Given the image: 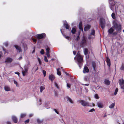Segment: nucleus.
I'll return each instance as SVG.
<instances>
[{
    "label": "nucleus",
    "mask_w": 124,
    "mask_h": 124,
    "mask_svg": "<svg viewBox=\"0 0 124 124\" xmlns=\"http://www.w3.org/2000/svg\"><path fill=\"white\" fill-rule=\"evenodd\" d=\"M76 56L77 57L78 61L77 64L79 66L80 68L82 64V63L83 61V56L77 53Z\"/></svg>",
    "instance_id": "nucleus-1"
},
{
    "label": "nucleus",
    "mask_w": 124,
    "mask_h": 124,
    "mask_svg": "<svg viewBox=\"0 0 124 124\" xmlns=\"http://www.w3.org/2000/svg\"><path fill=\"white\" fill-rule=\"evenodd\" d=\"M100 24L102 29L104 28L105 25V22L104 19L103 18H100Z\"/></svg>",
    "instance_id": "nucleus-2"
},
{
    "label": "nucleus",
    "mask_w": 124,
    "mask_h": 124,
    "mask_svg": "<svg viewBox=\"0 0 124 124\" xmlns=\"http://www.w3.org/2000/svg\"><path fill=\"white\" fill-rule=\"evenodd\" d=\"M109 3L110 4V7L111 10L113 11L115 8V7L114 5V4L113 2V0H109Z\"/></svg>",
    "instance_id": "nucleus-3"
},
{
    "label": "nucleus",
    "mask_w": 124,
    "mask_h": 124,
    "mask_svg": "<svg viewBox=\"0 0 124 124\" xmlns=\"http://www.w3.org/2000/svg\"><path fill=\"white\" fill-rule=\"evenodd\" d=\"M121 88L124 89V80L122 79L119 80L118 82Z\"/></svg>",
    "instance_id": "nucleus-4"
},
{
    "label": "nucleus",
    "mask_w": 124,
    "mask_h": 124,
    "mask_svg": "<svg viewBox=\"0 0 124 124\" xmlns=\"http://www.w3.org/2000/svg\"><path fill=\"white\" fill-rule=\"evenodd\" d=\"M86 41L85 37H83L80 43L81 46L82 47H84L86 45Z\"/></svg>",
    "instance_id": "nucleus-5"
},
{
    "label": "nucleus",
    "mask_w": 124,
    "mask_h": 124,
    "mask_svg": "<svg viewBox=\"0 0 124 124\" xmlns=\"http://www.w3.org/2000/svg\"><path fill=\"white\" fill-rule=\"evenodd\" d=\"M46 34L45 33L37 35V37L38 39H40L44 38L45 37Z\"/></svg>",
    "instance_id": "nucleus-6"
},
{
    "label": "nucleus",
    "mask_w": 124,
    "mask_h": 124,
    "mask_svg": "<svg viewBox=\"0 0 124 124\" xmlns=\"http://www.w3.org/2000/svg\"><path fill=\"white\" fill-rule=\"evenodd\" d=\"M80 102L81 105L83 106H89V103L85 101L84 100H81L80 101Z\"/></svg>",
    "instance_id": "nucleus-7"
},
{
    "label": "nucleus",
    "mask_w": 124,
    "mask_h": 124,
    "mask_svg": "<svg viewBox=\"0 0 124 124\" xmlns=\"http://www.w3.org/2000/svg\"><path fill=\"white\" fill-rule=\"evenodd\" d=\"M114 27L118 31H119L121 29V26L120 25L118 24L117 23H115L114 25Z\"/></svg>",
    "instance_id": "nucleus-8"
},
{
    "label": "nucleus",
    "mask_w": 124,
    "mask_h": 124,
    "mask_svg": "<svg viewBox=\"0 0 124 124\" xmlns=\"http://www.w3.org/2000/svg\"><path fill=\"white\" fill-rule=\"evenodd\" d=\"M97 104L98 107L99 108H102L103 106V105L102 102L101 101L98 102Z\"/></svg>",
    "instance_id": "nucleus-9"
},
{
    "label": "nucleus",
    "mask_w": 124,
    "mask_h": 124,
    "mask_svg": "<svg viewBox=\"0 0 124 124\" xmlns=\"http://www.w3.org/2000/svg\"><path fill=\"white\" fill-rule=\"evenodd\" d=\"M6 60L5 61V62L6 63H10L11 62L13 61L12 59L9 57L6 58Z\"/></svg>",
    "instance_id": "nucleus-10"
},
{
    "label": "nucleus",
    "mask_w": 124,
    "mask_h": 124,
    "mask_svg": "<svg viewBox=\"0 0 124 124\" xmlns=\"http://www.w3.org/2000/svg\"><path fill=\"white\" fill-rule=\"evenodd\" d=\"M64 26L66 29H69V28H70V26L67 23L66 21H64Z\"/></svg>",
    "instance_id": "nucleus-11"
},
{
    "label": "nucleus",
    "mask_w": 124,
    "mask_h": 124,
    "mask_svg": "<svg viewBox=\"0 0 124 124\" xmlns=\"http://www.w3.org/2000/svg\"><path fill=\"white\" fill-rule=\"evenodd\" d=\"M91 26L90 25H86L84 29L85 31H87L90 28Z\"/></svg>",
    "instance_id": "nucleus-12"
},
{
    "label": "nucleus",
    "mask_w": 124,
    "mask_h": 124,
    "mask_svg": "<svg viewBox=\"0 0 124 124\" xmlns=\"http://www.w3.org/2000/svg\"><path fill=\"white\" fill-rule=\"evenodd\" d=\"M89 70L87 67L85 66L83 70V72L84 73H85L88 72H89Z\"/></svg>",
    "instance_id": "nucleus-13"
},
{
    "label": "nucleus",
    "mask_w": 124,
    "mask_h": 124,
    "mask_svg": "<svg viewBox=\"0 0 124 124\" xmlns=\"http://www.w3.org/2000/svg\"><path fill=\"white\" fill-rule=\"evenodd\" d=\"M14 46L17 50L19 52H22V50L20 47L17 45H15Z\"/></svg>",
    "instance_id": "nucleus-14"
},
{
    "label": "nucleus",
    "mask_w": 124,
    "mask_h": 124,
    "mask_svg": "<svg viewBox=\"0 0 124 124\" xmlns=\"http://www.w3.org/2000/svg\"><path fill=\"white\" fill-rule=\"evenodd\" d=\"M12 120L13 122L15 123H16L17 122V119L16 117L15 116H13L12 117Z\"/></svg>",
    "instance_id": "nucleus-15"
},
{
    "label": "nucleus",
    "mask_w": 124,
    "mask_h": 124,
    "mask_svg": "<svg viewBox=\"0 0 124 124\" xmlns=\"http://www.w3.org/2000/svg\"><path fill=\"white\" fill-rule=\"evenodd\" d=\"M106 62L107 63L108 65L110 67V59L108 57L106 58Z\"/></svg>",
    "instance_id": "nucleus-16"
},
{
    "label": "nucleus",
    "mask_w": 124,
    "mask_h": 124,
    "mask_svg": "<svg viewBox=\"0 0 124 124\" xmlns=\"http://www.w3.org/2000/svg\"><path fill=\"white\" fill-rule=\"evenodd\" d=\"M76 28L77 27H74L72 28V30L71 31V32L72 34H73L75 33L76 32Z\"/></svg>",
    "instance_id": "nucleus-17"
},
{
    "label": "nucleus",
    "mask_w": 124,
    "mask_h": 124,
    "mask_svg": "<svg viewBox=\"0 0 124 124\" xmlns=\"http://www.w3.org/2000/svg\"><path fill=\"white\" fill-rule=\"evenodd\" d=\"M66 98L68 101H69L71 103H73V101L68 96H67Z\"/></svg>",
    "instance_id": "nucleus-18"
},
{
    "label": "nucleus",
    "mask_w": 124,
    "mask_h": 124,
    "mask_svg": "<svg viewBox=\"0 0 124 124\" xmlns=\"http://www.w3.org/2000/svg\"><path fill=\"white\" fill-rule=\"evenodd\" d=\"M37 104L38 105H40L42 103L41 100L40 98H38L37 99Z\"/></svg>",
    "instance_id": "nucleus-19"
},
{
    "label": "nucleus",
    "mask_w": 124,
    "mask_h": 124,
    "mask_svg": "<svg viewBox=\"0 0 124 124\" xmlns=\"http://www.w3.org/2000/svg\"><path fill=\"white\" fill-rule=\"evenodd\" d=\"M95 38V35H92L89 34L88 36V38L89 39H93Z\"/></svg>",
    "instance_id": "nucleus-20"
},
{
    "label": "nucleus",
    "mask_w": 124,
    "mask_h": 124,
    "mask_svg": "<svg viewBox=\"0 0 124 124\" xmlns=\"http://www.w3.org/2000/svg\"><path fill=\"white\" fill-rule=\"evenodd\" d=\"M49 79L51 80V81H52L54 79L55 77L53 75H51L49 76Z\"/></svg>",
    "instance_id": "nucleus-21"
},
{
    "label": "nucleus",
    "mask_w": 124,
    "mask_h": 124,
    "mask_svg": "<svg viewBox=\"0 0 124 124\" xmlns=\"http://www.w3.org/2000/svg\"><path fill=\"white\" fill-rule=\"evenodd\" d=\"M88 49L86 48H85L84 50V52L85 54L87 55L88 53Z\"/></svg>",
    "instance_id": "nucleus-22"
},
{
    "label": "nucleus",
    "mask_w": 124,
    "mask_h": 124,
    "mask_svg": "<svg viewBox=\"0 0 124 124\" xmlns=\"http://www.w3.org/2000/svg\"><path fill=\"white\" fill-rule=\"evenodd\" d=\"M79 28L80 30L82 31H83V29L82 27V23L81 22H80L79 23Z\"/></svg>",
    "instance_id": "nucleus-23"
},
{
    "label": "nucleus",
    "mask_w": 124,
    "mask_h": 124,
    "mask_svg": "<svg viewBox=\"0 0 124 124\" xmlns=\"http://www.w3.org/2000/svg\"><path fill=\"white\" fill-rule=\"evenodd\" d=\"M115 105V103H112L109 105V107L110 108H113Z\"/></svg>",
    "instance_id": "nucleus-24"
},
{
    "label": "nucleus",
    "mask_w": 124,
    "mask_h": 124,
    "mask_svg": "<svg viewBox=\"0 0 124 124\" xmlns=\"http://www.w3.org/2000/svg\"><path fill=\"white\" fill-rule=\"evenodd\" d=\"M104 83L106 85H109L110 84V82L107 79H106L105 80Z\"/></svg>",
    "instance_id": "nucleus-25"
},
{
    "label": "nucleus",
    "mask_w": 124,
    "mask_h": 124,
    "mask_svg": "<svg viewBox=\"0 0 124 124\" xmlns=\"http://www.w3.org/2000/svg\"><path fill=\"white\" fill-rule=\"evenodd\" d=\"M5 90L6 91H10V88L8 86H5L4 87Z\"/></svg>",
    "instance_id": "nucleus-26"
},
{
    "label": "nucleus",
    "mask_w": 124,
    "mask_h": 124,
    "mask_svg": "<svg viewBox=\"0 0 124 124\" xmlns=\"http://www.w3.org/2000/svg\"><path fill=\"white\" fill-rule=\"evenodd\" d=\"M95 31L94 30L92 29L91 30V31L90 33V35H95Z\"/></svg>",
    "instance_id": "nucleus-27"
},
{
    "label": "nucleus",
    "mask_w": 124,
    "mask_h": 124,
    "mask_svg": "<svg viewBox=\"0 0 124 124\" xmlns=\"http://www.w3.org/2000/svg\"><path fill=\"white\" fill-rule=\"evenodd\" d=\"M120 69L121 70H124V63L122 64L120 68Z\"/></svg>",
    "instance_id": "nucleus-28"
},
{
    "label": "nucleus",
    "mask_w": 124,
    "mask_h": 124,
    "mask_svg": "<svg viewBox=\"0 0 124 124\" xmlns=\"http://www.w3.org/2000/svg\"><path fill=\"white\" fill-rule=\"evenodd\" d=\"M114 31V30L112 28H110L108 31V32L109 33L111 34Z\"/></svg>",
    "instance_id": "nucleus-29"
},
{
    "label": "nucleus",
    "mask_w": 124,
    "mask_h": 124,
    "mask_svg": "<svg viewBox=\"0 0 124 124\" xmlns=\"http://www.w3.org/2000/svg\"><path fill=\"white\" fill-rule=\"evenodd\" d=\"M92 65L94 70H95V69L96 66L95 63L94 62H93Z\"/></svg>",
    "instance_id": "nucleus-30"
},
{
    "label": "nucleus",
    "mask_w": 124,
    "mask_h": 124,
    "mask_svg": "<svg viewBox=\"0 0 124 124\" xmlns=\"http://www.w3.org/2000/svg\"><path fill=\"white\" fill-rule=\"evenodd\" d=\"M59 68L57 69V73L58 75L60 76L61 74L60 71H59Z\"/></svg>",
    "instance_id": "nucleus-31"
},
{
    "label": "nucleus",
    "mask_w": 124,
    "mask_h": 124,
    "mask_svg": "<svg viewBox=\"0 0 124 124\" xmlns=\"http://www.w3.org/2000/svg\"><path fill=\"white\" fill-rule=\"evenodd\" d=\"M26 116L25 114H22L21 115V117L22 118L25 117Z\"/></svg>",
    "instance_id": "nucleus-32"
},
{
    "label": "nucleus",
    "mask_w": 124,
    "mask_h": 124,
    "mask_svg": "<svg viewBox=\"0 0 124 124\" xmlns=\"http://www.w3.org/2000/svg\"><path fill=\"white\" fill-rule=\"evenodd\" d=\"M45 89V87L43 86H41L40 87V92H42L43 90Z\"/></svg>",
    "instance_id": "nucleus-33"
},
{
    "label": "nucleus",
    "mask_w": 124,
    "mask_h": 124,
    "mask_svg": "<svg viewBox=\"0 0 124 124\" xmlns=\"http://www.w3.org/2000/svg\"><path fill=\"white\" fill-rule=\"evenodd\" d=\"M111 16L113 19H115V15L114 13H112L111 15Z\"/></svg>",
    "instance_id": "nucleus-34"
},
{
    "label": "nucleus",
    "mask_w": 124,
    "mask_h": 124,
    "mask_svg": "<svg viewBox=\"0 0 124 124\" xmlns=\"http://www.w3.org/2000/svg\"><path fill=\"white\" fill-rule=\"evenodd\" d=\"M118 91V88H116L115 91L114 93V94L115 95H116V94L117 93Z\"/></svg>",
    "instance_id": "nucleus-35"
},
{
    "label": "nucleus",
    "mask_w": 124,
    "mask_h": 124,
    "mask_svg": "<svg viewBox=\"0 0 124 124\" xmlns=\"http://www.w3.org/2000/svg\"><path fill=\"white\" fill-rule=\"evenodd\" d=\"M38 60L39 62V64L40 65H41V61L39 57H38Z\"/></svg>",
    "instance_id": "nucleus-36"
},
{
    "label": "nucleus",
    "mask_w": 124,
    "mask_h": 124,
    "mask_svg": "<svg viewBox=\"0 0 124 124\" xmlns=\"http://www.w3.org/2000/svg\"><path fill=\"white\" fill-rule=\"evenodd\" d=\"M54 84L55 86L58 89H59L60 88L58 84L56 82H55Z\"/></svg>",
    "instance_id": "nucleus-37"
},
{
    "label": "nucleus",
    "mask_w": 124,
    "mask_h": 124,
    "mask_svg": "<svg viewBox=\"0 0 124 124\" xmlns=\"http://www.w3.org/2000/svg\"><path fill=\"white\" fill-rule=\"evenodd\" d=\"M84 91L86 93H87L88 90V89L87 88H85L84 89Z\"/></svg>",
    "instance_id": "nucleus-38"
},
{
    "label": "nucleus",
    "mask_w": 124,
    "mask_h": 124,
    "mask_svg": "<svg viewBox=\"0 0 124 124\" xmlns=\"http://www.w3.org/2000/svg\"><path fill=\"white\" fill-rule=\"evenodd\" d=\"M44 61L46 62H48V60L46 56H44Z\"/></svg>",
    "instance_id": "nucleus-39"
},
{
    "label": "nucleus",
    "mask_w": 124,
    "mask_h": 124,
    "mask_svg": "<svg viewBox=\"0 0 124 124\" xmlns=\"http://www.w3.org/2000/svg\"><path fill=\"white\" fill-rule=\"evenodd\" d=\"M37 122L39 123H41L42 122V121L41 120L39 119H37Z\"/></svg>",
    "instance_id": "nucleus-40"
},
{
    "label": "nucleus",
    "mask_w": 124,
    "mask_h": 124,
    "mask_svg": "<svg viewBox=\"0 0 124 124\" xmlns=\"http://www.w3.org/2000/svg\"><path fill=\"white\" fill-rule=\"evenodd\" d=\"M40 53L41 54H44V50L42 49L40 51Z\"/></svg>",
    "instance_id": "nucleus-41"
},
{
    "label": "nucleus",
    "mask_w": 124,
    "mask_h": 124,
    "mask_svg": "<svg viewBox=\"0 0 124 124\" xmlns=\"http://www.w3.org/2000/svg\"><path fill=\"white\" fill-rule=\"evenodd\" d=\"M66 82L67 83V86L69 88H70V84L68 83L66 81Z\"/></svg>",
    "instance_id": "nucleus-42"
},
{
    "label": "nucleus",
    "mask_w": 124,
    "mask_h": 124,
    "mask_svg": "<svg viewBox=\"0 0 124 124\" xmlns=\"http://www.w3.org/2000/svg\"><path fill=\"white\" fill-rule=\"evenodd\" d=\"M42 72L44 74V77H45L46 75V71L44 70H43L42 71Z\"/></svg>",
    "instance_id": "nucleus-43"
},
{
    "label": "nucleus",
    "mask_w": 124,
    "mask_h": 124,
    "mask_svg": "<svg viewBox=\"0 0 124 124\" xmlns=\"http://www.w3.org/2000/svg\"><path fill=\"white\" fill-rule=\"evenodd\" d=\"M94 111H95L94 109V108H92L89 110V112H93Z\"/></svg>",
    "instance_id": "nucleus-44"
},
{
    "label": "nucleus",
    "mask_w": 124,
    "mask_h": 124,
    "mask_svg": "<svg viewBox=\"0 0 124 124\" xmlns=\"http://www.w3.org/2000/svg\"><path fill=\"white\" fill-rule=\"evenodd\" d=\"M30 120L29 119H28L24 121V123L25 124H26L28 123L29 122Z\"/></svg>",
    "instance_id": "nucleus-45"
},
{
    "label": "nucleus",
    "mask_w": 124,
    "mask_h": 124,
    "mask_svg": "<svg viewBox=\"0 0 124 124\" xmlns=\"http://www.w3.org/2000/svg\"><path fill=\"white\" fill-rule=\"evenodd\" d=\"M2 48L3 51H4V53L5 54H6V53H7V51L6 49H5L4 47H3Z\"/></svg>",
    "instance_id": "nucleus-46"
},
{
    "label": "nucleus",
    "mask_w": 124,
    "mask_h": 124,
    "mask_svg": "<svg viewBox=\"0 0 124 124\" xmlns=\"http://www.w3.org/2000/svg\"><path fill=\"white\" fill-rule=\"evenodd\" d=\"M46 55H47V57L49 58L50 57V55L49 54V52L46 53Z\"/></svg>",
    "instance_id": "nucleus-47"
},
{
    "label": "nucleus",
    "mask_w": 124,
    "mask_h": 124,
    "mask_svg": "<svg viewBox=\"0 0 124 124\" xmlns=\"http://www.w3.org/2000/svg\"><path fill=\"white\" fill-rule=\"evenodd\" d=\"M14 83L17 86H18V83L17 81L15 80L14 81Z\"/></svg>",
    "instance_id": "nucleus-48"
},
{
    "label": "nucleus",
    "mask_w": 124,
    "mask_h": 124,
    "mask_svg": "<svg viewBox=\"0 0 124 124\" xmlns=\"http://www.w3.org/2000/svg\"><path fill=\"white\" fill-rule=\"evenodd\" d=\"M87 76H85L84 78V80L85 81H87Z\"/></svg>",
    "instance_id": "nucleus-49"
},
{
    "label": "nucleus",
    "mask_w": 124,
    "mask_h": 124,
    "mask_svg": "<svg viewBox=\"0 0 124 124\" xmlns=\"http://www.w3.org/2000/svg\"><path fill=\"white\" fill-rule=\"evenodd\" d=\"M49 50H50L49 48V47H48L46 49V53L49 52Z\"/></svg>",
    "instance_id": "nucleus-50"
},
{
    "label": "nucleus",
    "mask_w": 124,
    "mask_h": 124,
    "mask_svg": "<svg viewBox=\"0 0 124 124\" xmlns=\"http://www.w3.org/2000/svg\"><path fill=\"white\" fill-rule=\"evenodd\" d=\"M25 73H26V72L24 71V70L23 71L22 74H23V76H25Z\"/></svg>",
    "instance_id": "nucleus-51"
},
{
    "label": "nucleus",
    "mask_w": 124,
    "mask_h": 124,
    "mask_svg": "<svg viewBox=\"0 0 124 124\" xmlns=\"http://www.w3.org/2000/svg\"><path fill=\"white\" fill-rule=\"evenodd\" d=\"M94 97L96 99H98V95L97 94H95V95Z\"/></svg>",
    "instance_id": "nucleus-52"
},
{
    "label": "nucleus",
    "mask_w": 124,
    "mask_h": 124,
    "mask_svg": "<svg viewBox=\"0 0 124 124\" xmlns=\"http://www.w3.org/2000/svg\"><path fill=\"white\" fill-rule=\"evenodd\" d=\"M54 110L55 111V112L57 114H59V112L57 111L56 109H54Z\"/></svg>",
    "instance_id": "nucleus-53"
},
{
    "label": "nucleus",
    "mask_w": 124,
    "mask_h": 124,
    "mask_svg": "<svg viewBox=\"0 0 124 124\" xmlns=\"http://www.w3.org/2000/svg\"><path fill=\"white\" fill-rule=\"evenodd\" d=\"M89 85V84H82V85H85L86 86H88Z\"/></svg>",
    "instance_id": "nucleus-54"
},
{
    "label": "nucleus",
    "mask_w": 124,
    "mask_h": 124,
    "mask_svg": "<svg viewBox=\"0 0 124 124\" xmlns=\"http://www.w3.org/2000/svg\"><path fill=\"white\" fill-rule=\"evenodd\" d=\"M8 45V43L7 42H6L5 43V45L6 46H7Z\"/></svg>",
    "instance_id": "nucleus-55"
},
{
    "label": "nucleus",
    "mask_w": 124,
    "mask_h": 124,
    "mask_svg": "<svg viewBox=\"0 0 124 124\" xmlns=\"http://www.w3.org/2000/svg\"><path fill=\"white\" fill-rule=\"evenodd\" d=\"M77 40H78L79 39V36H78L77 37Z\"/></svg>",
    "instance_id": "nucleus-56"
},
{
    "label": "nucleus",
    "mask_w": 124,
    "mask_h": 124,
    "mask_svg": "<svg viewBox=\"0 0 124 124\" xmlns=\"http://www.w3.org/2000/svg\"><path fill=\"white\" fill-rule=\"evenodd\" d=\"M2 55V52L0 53V58H1Z\"/></svg>",
    "instance_id": "nucleus-57"
},
{
    "label": "nucleus",
    "mask_w": 124,
    "mask_h": 124,
    "mask_svg": "<svg viewBox=\"0 0 124 124\" xmlns=\"http://www.w3.org/2000/svg\"><path fill=\"white\" fill-rule=\"evenodd\" d=\"M32 40H33V41H34V42H36V39H32Z\"/></svg>",
    "instance_id": "nucleus-58"
},
{
    "label": "nucleus",
    "mask_w": 124,
    "mask_h": 124,
    "mask_svg": "<svg viewBox=\"0 0 124 124\" xmlns=\"http://www.w3.org/2000/svg\"><path fill=\"white\" fill-rule=\"evenodd\" d=\"M15 73L16 74H17L18 75H19V76L20 74V73L19 72H15Z\"/></svg>",
    "instance_id": "nucleus-59"
},
{
    "label": "nucleus",
    "mask_w": 124,
    "mask_h": 124,
    "mask_svg": "<svg viewBox=\"0 0 124 124\" xmlns=\"http://www.w3.org/2000/svg\"><path fill=\"white\" fill-rule=\"evenodd\" d=\"M64 36L66 39H68L69 38V37L68 36Z\"/></svg>",
    "instance_id": "nucleus-60"
},
{
    "label": "nucleus",
    "mask_w": 124,
    "mask_h": 124,
    "mask_svg": "<svg viewBox=\"0 0 124 124\" xmlns=\"http://www.w3.org/2000/svg\"><path fill=\"white\" fill-rule=\"evenodd\" d=\"M63 72H65V73L67 75H68V74L67 73V72H65L64 71V70H63Z\"/></svg>",
    "instance_id": "nucleus-61"
},
{
    "label": "nucleus",
    "mask_w": 124,
    "mask_h": 124,
    "mask_svg": "<svg viewBox=\"0 0 124 124\" xmlns=\"http://www.w3.org/2000/svg\"><path fill=\"white\" fill-rule=\"evenodd\" d=\"M73 54L74 55H75L76 54V52L75 51H73Z\"/></svg>",
    "instance_id": "nucleus-62"
},
{
    "label": "nucleus",
    "mask_w": 124,
    "mask_h": 124,
    "mask_svg": "<svg viewBox=\"0 0 124 124\" xmlns=\"http://www.w3.org/2000/svg\"><path fill=\"white\" fill-rule=\"evenodd\" d=\"M24 71H25V72L26 73V72H27V69H24Z\"/></svg>",
    "instance_id": "nucleus-63"
},
{
    "label": "nucleus",
    "mask_w": 124,
    "mask_h": 124,
    "mask_svg": "<svg viewBox=\"0 0 124 124\" xmlns=\"http://www.w3.org/2000/svg\"><path fill=\"white\" fill-rule=\"evenodd\" d=\"M7 123L8 124H11L10 122H7Z\"/></svg>",
    "instance_id": "nucleus-64"
}]
</instances>
